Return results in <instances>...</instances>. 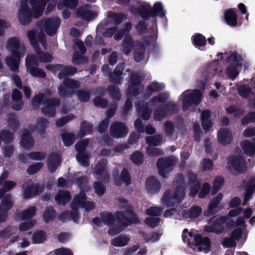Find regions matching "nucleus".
Listing matches in <instances>:
<instances>
[{
    "label": "nucleus",
    "instance_id": "nucleus-1",
    "mask_svg": "<svg viewBox=\"0 0 255 255\" xmlns=\"http://www.w3.org/2000/svg\"><path fill=\"white\" fill-rule=\"evenodd\" d=\"M119 202L121 208L124 209V213L117 212L114 216L109 212H103L100 214V219L96 218L93 220V223L98 226H102L103 223L109 226V233L112 236L120 233L130 224L139 222L126 199L120 198Z\"/></svg>",
    "mask_w": 255,
    "mask_h": 255
},
{
    "label": "nucleus",
    "instance_id": "nucleus-2",
    "mask_svg": "<svg viewBox=\"0 0 255 255\" xmlns=\"http://www.w3.org/2000/svg\"><path fill=\"white\" fill-rule=\"evenodd\" d=\"M27 36L30 44L33 47L37 55V57L32 55H28L25 58V66L27 71L32 76L39 78H44L46 74L44 71L35 67L38 62H48L52 59V57L47 53H41L39 50L38 42L41 43L45 49V35L43 32H38L34 30H29L26 33Z\"/></svg>",
    "mask_w": 255,
    "mask_h": 255
},
{
    "label": "nucleus",
    "instance_id": "nucleus-3",
    "mask_svg": "<svg viewBox=\"0 0 255 255\" xmlns=\"http://www.w3.org/2000/svg\"><path fill=\"white\" fill-rule=\"evenodd\" d=\"M131 28V24L127 23L124 29L117 30V27H113L108 28L103 34L105 37H111L115 34L116 40L121 39L125 35L121 50L125 54L128 55L134 48V58L136 62H140L143 58L144 45L138 42L134 43L130 35L128 34Z\"/></svg>",
    "mask_w": 255,
    "mask_h": 255
},
{
    "label": "nucleus",
    "instance_id": "nucleus-4",
    "mask_svg": "<svg viewBox=\"0 0 255 255\" xmlns=\"http://www.w3.org/2000/svg\"><path fill=\"white\" fill-rule=\"evenodd\" d=\"M49 0H30L32 7L30 10L28 5V0H21L20 7L18 13V18L22 25L30 23L32 18H38L40 16L45 8V4Z\"/></svg>",
    "mask_w": 255,
    "mask_h": 255
},
{
    "label": "nucleus",
    "instance_id": "nucleus-5",
    "mask_svg": "<svg viewBox=\"0 0 255 255\" xmlns=\"http://www.w3.org/2000/svg\"><path fill=\"white\" fill-rule=\"evenodd\" d=\"M185 185L182 175H177L174 181V187L166 190L162 198L161 203L167 207H172L179 203L185 197Z\"/></svg>",
    "mask_w": 255,
    "mask_h": 255
},
{
    "label": "nucleus",
    "instance_id": "nucleus-6",
    "mask_svg": "<svg viewBox=\"0 0 255 255\" xmlns=\"http://www.w3.org/2000/svg\"><path fill=\"white\" fill-rule=\"evenodd\" d=\"M5 47L11 52L10 55L5 58V63L11 70L16 71L18 69L20 59L26 53V48L15 37L8 39Z\"/></svg>",
    "mask_w": 255,
    "mask_h": 255
},
{
    "label": "nucleus",
    "instance_id": "nucleus-7",
    "mask_svg": "<svg viewBox=\"0 0 255 255\" xmlns=\"http://www.w3.org/2000/svg\"><path fill=\"white\" fill-rule=\"evenodd\" d=\"M182 240L196 252L208 253L211 251V244L210 239L207 237H201L194 230L188 232L187 229H184L182 234Z\"/></svg>",
    "mask_w": 255,
    "mask_h": 255
},
{
    "label": "nucleus",
    "instance_id": "nucleus-8",
    "mask_svg": "<svg viewBox=\"0 0 255 255\" xmlns=\"http://www.w3.org/2000/svg\"><path fill=\"white\" fill-rule=\"evenodd\" d=\"M77 182L78 183L81 192L77 195L71 204V207L73 210L76 211L79 208H83L86 211H90L94 208L93 202L86 201V195L84 193L89 190L90 187L87 184V180L85 177L79 179Z\"/></svg>",
    "mask_w": 255,
    "mask_h": 255
},
{
    "label": "nucleus",
    "instance_id": "nucleus-9",
    "mask_svg": "<svg viewBox=\"0 0 255 255\" xmlns=\"http://www.w3.org/2000/svg\"><path fill=\"white\" fill-rule=\"evenodd\" d=\"M218 59H226L228 65L227 66L226 73L229 77L234 80L239 74V68L243 64L245 66L246 62L243 61L240 55L236 52L219 53Z\"/></svg>",
    "mask_w": 255,
    "mask_h": 255
},
{
    "label": "nucleus",
    "instance_id": "nucleus-10",
    "mask_svg": "<svg viewBox=\"0 0 255 255\" xmlns=\"http://www.w3.org/2000/svg\"><path fill=\"white\" fill-rule=\"evenodd\" d=\"M51 95L50 91H48L44 94H39L33 98L32 101V106L34 107H38L40 105H44L42 108V113L47 116L53 117L55 114V108L59 105V101L58 99L50 100Z\"/></svg>",
    "mask_w": 255,
    "mask_h": 255
},
{
    "label": "nucleus",
    "instance_id": "nucleus-11",
    "mask_svg": "<svg viewBox=\"0 0 255 255\" xmlns=\"http://www.w3.org/2000/svg\"><path fill=\"white\" fill-rule=\"evenodd\" d=\"M47 124V121L44 118L38 119L36 127L33 128L29 127L28 129L23 131L20 140L21 145L25 149H28L32 147L34 141L29 134L30 131L32 132L36 129L39 132H41L45 129Z\"/></svg>",
    "mask_w": 255,
    "mask_h": 255
},
{
    "label": "nucleus",
    "instance_id": "nucleus-12",
    "mask_svg": "<svg viewBox=\"0 0 255 255\" xmlns=\"http://www.w3.org/2000/svg\"><path fill=\"white\" fill-rule=\"evenodd\" d=\"M202 92L200 90H187L180 96L179 99L182 100L183 111L188 110L192 104H198L202 97Z\"/></svg>",
    "mask_w": 255,
    "mask_h": 255
},
{
    "label": "nucleus",
    "instance_id": "nucleus-13",
    "mask_svg": "<svg viewBox=\"0 0 255 255\" xmlns=\"http://www.w3.org/2000/svg\"><path fill=\"white\" fill-rule=\"evenodd\" d=\"M228 226L230 227H236L237 228L234 229L231 233V237L235 240H239L242 239L245 242L248 234V232L246 229V225L245 219L244 217H240L238 218L236 222L232 221L231 224L229 223Z\"/></svg>",
    "mask_w": 255,
    "mask_h": 255
},
{
    "label": "nucleus",
    "instance_id": "nucleus-14",
    "mask_svg": "<svg viewBox=\"0 0 255 255\" xmlns=\"http://www.w3.org/2000/svg\"><path fill=\"white\" fill-rule=\"evenodd\" d=\"M60 23V19L53 17L43 19L39 22L38 26L41 31L44 30L48 35H52L56 33Z\"/></svg>",
    "mask_w": 255,
    "mask_h": 255
},
{
    "label": "nucleus",
    "instance_id": "nucleus-15",
    "mask_svg": "<svg viewBox=\"0 0 255 255\" xmlns=\"http://www.w3.org/2000/svg\"><path fill=\"white\" fill-rule=\"evenodd\" d=\"M139 12L141 16L143 19H146L150 16L155 15L162 17L165 15L162 5L159 2L155 3L153 5V8H150L148 4L143 5L140 8Z\"/></svg>",
    "mask_w": 255,
    "mask_h": 255
},
{
    "label": "nucleus",
    "instance_id": "nucleus-16",
    "mask_svg": "<svg viewBox=\"0 0 255 255\" xmlns=\"http://www.w3.org/2000/svg\"><path fill=\"white\" fill-rule=\"evenodd\" d=\"M229 222L231 224L232 221L228 222V217L226 216L213 219L210 221L208 225L205 227V229L208 232L221 234L224 230L225 223H227L228 225Z\"/></svg>",
    "mask_w": 255,
    "mask_h": 255
},
{
    "label": "nucleus",
    "instance_id": "nucleus-17",
    "mask_svg": "<svg viewBox=\"0 0 255 255\" xmlns=\"http://www.w3.org/2000/svg\"><path fill=\"white\" fill-rule=\"evenodd\" d=\"M175 159L172 157L161 158L157 162L159 174L164 178L172 170Z\"/></svg>",
    "mask_w": 255,
    "mask_h": 255
},
{
    "label": "nucleus",
    "instance_id": "nucleus-18",
    "mask_svg": "<svg viewBox=\"0 0 255 255\" xmlns=\"http://www.w3.org/2000/svg\"><path fill=\"white\" fill-rule=\"evenodd\" d=\"M88 143V140L85 139L81 140L75 145V148L78 152L76 156L77 160L84 166H87L89 165L88 159L90 155L89 154L84 153V150Z\"/></svg>",
    "mask_w": 255,
    "mask_h": 255
},
{
    "label": "nucleus",
    "instance_id": "nucleus-19",
    "mask_svg": "<svg viewBox=\"0 0 255 255\" xmlns=\"http://www.w3.org/2000/svg\"><path fill=\"white\" fill-rule=\"evenodd\" d=\"M228 166L230 169H234L239 173H242L247 169L245 161L240 155L230 156Z\"/></svg>",
    "mask_w": 255,
    "mask_h": 255
},
{
    "label": "nucleus",
    "instance_id": "nucleus-20",
    "mask_svg": "<svg viewBox=\"0 0 255 255\" xmlns=\"http://www.w3.org/2000/svg\"><path fill=\"white\" fill-rule=\"evenodd\" d=\"M79 86L78 81L69 78H65L63 84L59 86L58 90L61 97H66L70 95L71 90L77 88Z\"/></svg>",
    "mask_w": 255,
    "mask_h": 255
},
{
    "label": "nucleus",
    "instance_id": "nucleus-21",
    "mask_svg": "<svg viewBox=\"0 0 255 255\" xmlns=\"http://www.w3.org/2000/svg\"><path fill=\"white\" fill-rule=\"evenodd\" d=\"M47 70L56 73L58 72V77L62 79L67 75L73 74L76 72V69L73 67H67L60 65H48L46 66Z\"/></svg>",
    "mask_w": 255,
    "mask_h": 255
},
{
    "label": "nucleus",
    "instance_id": "nucleus-22",
    "mask_svg": "<svg viewBox=\"0 0 255 255\" xmlns=\"http://www.w3.org/2000/svg\"><path fill=\"white\" fill-rule=\"evenodd\" d=\"M128 131L126 126L121 123L113 124L110 129L111 135L116 138H121L125 136L127 134Z\"/></svg>",
    "mask_w": 255,
    "mask_h": 255
},
{
    "label": "nucleus",
    "instance_id": "nucleus-23",
    "mask_svg": "<svg viewBox=\"0 0 255 255\" xmlns=\"http://www.w3.org/2000/svg\"><path fill=\"white\" fill-rule=\"evenodd\" d=\"M107 161L103 159L99 161L94 168V174L96 178L103 179L105 181L108 179V176L106 170Z\"/></svg>",
    "mask_w": 255,
    "mask_h": 255
},
{
    "label": "nucleus",
    "instance_id": "nucleus-24",
    "mask_svg": "<svg viewBox=\"0 0 255 255\" xmlns=\"http://www.w3.org/2000/svg\"><path fill=\"white\" fill-rule=\"evenodd\" d=\"M12 204V197L10 195L5 196L2 202V207H0V223L6 220L7 218L6 212L11 208Z\"/></svg>",
    "mask_w": 255,
    "mask_h": 255
},
{
    "label": "nucleus",
    "instance_id": "nucleus-25",
    "mask_svg": "<svg viewBox=\"0 0 255 255\" xmlns=\"http://www.w3.org/2000/svg\"><path fill=\"white\" fill-rule=\"evenodd\" d=\"M187 180L188 184L190 188L189 195L193 197L197 194L200 188V183L196 179V175L191 172L188 174Z\"/></svg>",
    "mask_w": 255,
    "mask_h": 255
},
{
    "label": "nucleus",
    "instance_id": "nucleus-26",
    "mask_svg": "<svg viewBox=\"0 0 255 255\" xmlns=\"http://www.w3.org/2000/svg\"><path fill=\"white\" fill-rule=\"evenodd\" d=\"M218 141L223 145L228 144L231 143L232 139V134L231 131L226 128H222L219 131L217 135Z\"/></svg>",
    "mask_w": 255,
    "mask_h": 255
},
{
    "label": "nucleus",
    "instance_id": "nucleus-27",
    "mask_svg": "<svg viewBox=\"0 0 255 255\" xmlns=\"http://www.w3.org/2000/svg\"><path fill=\"white\" fill-rule=\"evenodd\" d=\"M140 81L141 79H139L137 75H134L131 77L130 86L128 91V95L129 97H131L132 95L135 96L138 94V93L137 92V90H138L140 88L139 85Z\"/></svg>",
    "mask_w": 255,
    "mask_h": 255
},
{
    "label": "nucleus",
    "instance_id": "nucleus-28",
    "mask_svg": "<svg viewBox=\"0 0 255 255\" xmlns=\"http://www.w3.org/2000/svg\"><path fill=\"white\" fill-rule=\"evenodd\" d=\"M221 72L218 67V61L215 60L207 66L204 73L206 74L207 78L211 79Z\"/></svg>",
    "mask_w": 255,
    "mask_h": 255
},
{
    "label": "nucleus",
    "instance_id": "nucleus-29",
    "mask_svg": "<svg viewBox=\"0 0 255 255\" xmlns=\"http://www.w3.org/2000/svg\"><path fill=\"white\" fill-rule=\"evenodd\" d=\"M36 212V209L35 207H30L21 212L17 213L15 215V219L18 221L28 220L34 216Z\"/></svg>",
    "mask_w": 255,
    "mask_h": 255
},
{
    "label": "nucleus",
    "instance_id": "nucleus-30",
    "mask_svg": "<svg viewBox=\"0 0 255 255\" xmlns=\"http://www.w3.org/2000/svg\"><path fill=\"white\" fill-rule=\"evenodd\" d=\"M223 198V195L222 193H219L210 202L208 209L205 212V215L209 216L211 214L216 212L218 205Z\"/></svg>",
    "mask_w": 255,
    "mask_h": 255
},
{
    "label": "nucleus",
    "instance_id": "nucleus-31",
    "mask_svg": "<svg viewBox=\"0 0 255 255\" xmlns=\"http://www.w3.org/2000/svg\"><path fill=\"white\" fill-rule=\"evenodd\" d=\"M223 198V195L222 193H219L210 202L208 209L205 212V215L209 216L211 214L216 212L218 205Z\"/></svg>",
    "mask_w": 255,
    "mask_h": 255
},
{
    "label": "nucleus",
    "instance_id": "nucleus-32",
    "mask_svg": "<svg viewBox=\"0 0 255 255\" xmlns=\"http://www.w3.org/2000/svg\"><path fill=\"white\" fill-rule=\"evenodd\" d=\"M145 187L149 192L155 193L159 190L160 185L156 178L151 177L147 179L145 183Z\"/></svg>",
    "mask_w": 255,
    "mask_h": 255
},
{
    "label": "nucleus",
    "instance_id": "nucleus-33",
    "mask_svg": "<svg viewBox=\"0 0 255 255\" xmlns=\"http://www.w3.org/2000/svg\"><path fill=\"white\" fill-rule=\"evenodd\" d=\"M98 13L96 11L88 9L86 7H81L78 9L77 15L87 20H90L96 17Z\"/></svg>",
    "mask_w": 255,
    "mask_h": 255
},
{
    "label": "nucleus",
    "instance_id": "nucleus-34",
    "mask_svg": "<svg viewBox=\"0 0 255 255\" xmlns=\"http://www.w3.org/2000/svg\"><path fill=\"white\" fill-rule=\"evenodd\" d=\"M130 240L128 236L125 234L121 235L114 238L111 241V244L116 247H124L128 245Z\"/></svg>",
    "mask_w": 255,
    "mask_h": 255
},
{
    "label": "nucleus",
    "instance_id": "nucleus-35",
    "mask_svg": "<svg viewBox=\"0 0 255 255\" xmlns=\"http://www.w3.org/2000/svg\"><path fill=\"white\" fill-rule=\"evenodd\" d=\"M12 108L16 111L20 110L22 107L23 102L20 92L17 90H14L12 94Z\"/></svg>",
    "mask_w": 255,
    "mask_h": 255
},
{
    "label": "nucleus",
    "instance_id": "nucleus-36",
    "mask_svg": "<svg viewBox=\"0 0 255 255\" xmlns=\"http://www.w3.org/2000/svg\"><path fill=\"white\" fill-rule=\"evenodd\" d=\"M210 112L205 110L201 113V124L203 129L207 132L209 130L212 126V123L210 119Z\"/></svg>",
    "mask_w": 255,
    "mask_h": 255
},
{
    "label": "nucleus",
    "instance_id": "nucleus-37",
    "mask_svg": "<svg viewBox=\"0 0 255 255\" xmlns=\"http://www.w3.org/2000/svg\"><path fill=\"white\" fill-rule=\"evenodd\" d=\"M60 163V156L57 153L51 154L48 160V167L49 170L52 172H54Z\"/></svg>",
    "mask_w": 255,
    "mask_h": 255
},
{
    "label": "nucleus",
    "instance_id": "nucleus-38",
    "mask_svg": "<svg viewBox=\"0 0 255 255\" xmlns=\"http://www.w3.org/2000/svg\"><path fill=\"white\" fill-rule=\"evenodd\" d=\"M202 213V209L198 206H192L189 211L184 210L183 212V217L185 218L194 219L197 218Z\"/></svg>",
    "mask_w": 255,
    "mask_h": 255
},
{
    "label": "nucleus",
    "instance_id": "nucleus-39",
    "mask_svg": "<svg viewBox=\"0 0 255 255\" xmlns=\"http://www.w3.org/2000/svg\"><path fill=\"white\" fill-rule=\"evenodd\" d=\"M224 18L229 25L236 26L237 25V15L232 9H229L225 12Z\"/></svg>",
    "mask_w": 255,
    "mask_h": 255
},
{
    "label": "nucleus",
    "instance_id": "nucleus-40",
    "mask_svg": "<svg viewBox=\"0 0 255 255\" xmlns=\"http://www.w3.org/2000/svg\"><path fill=\"white\" fill-rule=\"evenodd\" d=\"M116 109V107L115 106H113L111 109H109L107 114L108 118L102 122L98 127V131L99 132H102L107 128L109 123V118L114 115Z\"/></svg>",
    "mask_w": 255,
    "mask_h": 255
},
{
    "label": "nucleus",
    "instance_id": "nucleus-41",
    "mask_svg": "<svg viewBox=\"0 0 255 255\" xmlns=\"http://www.w3.org/2000/svg\"><path fill=\"white\" fill-rule=\"evenodd\" d=\"M122 182L127 185H128L130 183V177L129 174L125 169L122 171L120 177H115V183L117 186L121 185Z\"/></svg>",
    "mask_w": 255,
    "mask_h": 255
},
{
    "label": "nucleus",
    "instance_id": "nucleus-42",
    "mask_svg": "<svg viewBox=\"0 0 255 255\" xmlns=\"http://www.w3.org/2000/svg\"><path fill=\"white\" fill-rule=\"evenodd\" d=\"M241 146L247 155L250 156L255 154V144L248 140H244L241 142Z\"/></svg>",
    "mask_w": 255,
    "mask_h": 255
},
{
    "label": "nucleus",
    "instance_id": "nucleus-43",
    "mask_svg": "<svg viewBox=\"0 0 255 255\" xmlns=\"http://www.w3.org/2000/svg\"><path fill=\"white\" fill-rule=\"evenodd\" d=\"M71 198L70 193L66 191H60L55 196V200L59 204L64 205L69 202Z\"/></svg>",
    "mask_w": 255,
    "mask_h": 255
},
{
    "label": "nucleus",
    "instance_id": "nucleus-44",
    "mask_svg": "<svg viewBox=\"0 0 255 255\" xmlns=\"http://www.w3.org/2000/svg\"><path fill=\"white\" fill-rule=\"evenodd\" d=\"M136 109L143 120H147L149 119L151 111L149 109L147 105H137Z\"/></svg>",
    "mask_w": 255,
    "mask_h": 255
},
{
    "label": "nucleus",
    "instance_id": "nucleus-45",
    "mask_svg": "<svg viewBox=\"0 0 255 255\" xmlns=\"http://www.w3.org/2000/svg\"><path fill=\"white\" fill-rule=\"evenodd\" d=\"M73 213L70 214L69 212L66 211L62 213L59 216V219L62 222H65L67 220H73L76 222L77 220V211L73 210Z\"/></svg>",
    "mask_w": 255,
    "mask_h": 255
},
{
    "label": "nucleus",
    "instance_id": "nucleus-46",
    "mask_svg": "<svg viewBox=\"0 0 255 255\" xmlns=\"http://www.w3.org/2000/svg\"><path fill=\"white\" fill-rule=\"evenodd\" d=\"M38 192V187L36 185H33L23 190V195L25 198H28L36 194Z\"/></svg>",
    "mask_w": 255,
    "mask_h": 255
},
{
    "label": "nucleus",
    "instance_id": "nucleus-47",
    "mask_svg": "<svg viewBox=\"0 0 255 255\" xmlns=\"http://www.w3.org/2000/svg\"><path fill=\"white\" fill-rule=\"evenodd\" d=\"M168 97L169 95L167 93L160 94L158 96L152 99V100L150 101V105H161L165 101V100L168 98Z\"/></svg>",
    "mask_w": 255,
    "mask_h": 255
},
{
    "label": "nucleus",
    "instance_id": "nucleus-48",
    "mask_svg": "<svg viewBox=\"0 0 255 255\" xmlns=\"http://www.w3.org/2000/svg\"><path fill=\"white\" fill-rule=\"evenodd\" d=\"M193 44L197 47L203 46L206 43V38L203 35L197 33L192 36Z\"/></svg>",
    "mask_w": 255,
    "mask_h": 255
},
{
    "label": "nucleus",
    "instance_id": "nucleus-49",
    "mask_svg": "<svg viewBox=\"0 0 255 255\" xmlns=\"http://www.w3.org/2000/svg\"><path fill=\"white\" fill-rule=\"evenodd\" d=\"M255 190V178L250 181L245 194L244 204H246L251 197L253 192Z\"/></svg>",
    "mask_w": 255,
    "mask_h": 255
},
{
    "label": "nucleus",
    "instance_id": "nucleus-50",
    "mask_svg": "<svg viewBox=\"0 0 255 255\" xmlns=\"http://www.w3.org/2000/svg\"><path fill=\"white\" fill-rule=\"evenodd\" d=\"M77 0H60L58 4V8L62 9L64 6L74 8L77 6Z\"/></svg>",
    "mask_w": 255,
    "mask_h": 255
},
{
    "label": "nucleus",
    "instance_id": "nucleus-51",
    "mask_svg": "<svg viewBox=\"0 0 255 255\" xmlns=\"http://www.w3.org/2000/svg\"><path fill=\"white\" fill-rule=\"evenodd\" d=\"M146 142L148 146H154L160 145L162 142V138L159 135L149 136L146 138Z\"/></svg>",
    "mask_w": 255,
    "mask_h": 255
},
{
    "label": "nucleus",
    "instance_id": "nucleus-52",
    "mask_svg": "<svg viewBox=\"0 0 255 255\" xmlns=\"http://www.w3.org/2000/svg\"><path fill=\"white\" fill-rule=\"evenodd\" d=\"M108 20L113 21L115 24H120L126 17L122 14H116L113 12H109L108 13Z\"/></svg>",
    "mask_w": 255,
    "mask_h": 255
},
{
    "label": "nucleus",
    "instance_id": "nucleus-53",
    "mask_svg": "<svg viewBox=\"0 0 255 255\" xmlns=\"http://www.w3.org/2000/svg\"><path fill=\"white\" fill-rule=\"evenodd\" d=\"M46 239L45 232L42 231L35 232L32 237V241L34 244H39L43 242Z\"/></svg>",
    "mask_w": 255,
    "mask_h": 255
},
{
    "label": "nucleus",
    "instance_id": "nucleus-54",
    "mask_svg": "<svg viewBox=\"0 0 255 255\" xmlns=\"http://www.w3.org/2000/svg\"><path fill=\"white\" fill-rule=\"evenodd\" d=\"M55 215V212L53 208L47 209L42 215L43 220L45 222L48 223L53 220Z\"/></svg>",
    "mask_w": 255,
    "mask_h": 255
},
{
    "label": "nucleus",
    "instance_id": "nucleus-55",
    "mask_svg": "<svg viewBox=\"0 0 255 255\" xmlns=\"http://www.w3.org/2000/svg\"><path fill=\"white\" fill-rule=\"evenodd\" d=\"M62 138L65 146H69L72 144L75 139L73 133L64 132L62 133Z\"/></svg>",
    "mask_w": 255,
    "mask_h": 255
},
{
    "label": "nucleus",
    "instance_id": "nucleus-56",
    "mask_svg": "<svg viewBox=\"0 0 255 255\" xmlns=\"http://www.w3.org/2000/svg\"><path fill=\"white\" fill-rule=\"evenodd\" d=\"M238 91L239 94L243 98H246L251 96L252 92L251 88L247 86L241 85L238 87Z\"/></svg>",
    "mask_w": 255,
    "mask_h": 255
},
{
    "label": "nucleus",
    "instance_id": "nucleus-57",
    "mask_svg": "<svg viewBox=\"0 0 255 255\" xmlns=\"http://www.w3.org/2000/svg\"><path fill=\"white\" fill-rule=\"evenodd\" d=\"M162 211V208L157 206H152L148 208L145 213L148 216H159Z\"/></svg>",
    "mask_w": 255,
    "mask_h": 255
},
{
    "label": "nucleus",
    "instance_id": "nucleus-58",
    "mask_svg": "<svg viewBox=\"0 0 255 255\" xmlns=\"http://www.w3.org/2000/svg\"><path fill=\"white\" fill-rule=\"evenodd\" d=\"M164 85L162 83L153 82L151 83L147 89V92L150 94L152 92H157L163 89Z\"/></svg>",
    "mask_w": 255,
    "mask_h": 255
},
{
    "label": "nucleus",
    "instance_id": "nucleus-59",
    "mask_svg": "<svg viewBox=\"0 0 255 255\" xmlns=\"http://www.w3.org/2000/svg\"><path fill=\"white\" fill-rule=\"evenodd\" d=\"M123 69H124V66L123 64H120V65L119 64L116 67V68L115 70V71H114V75H110L111 79L113 82L117 83L120 82L119 79H117L116 78H114V77L115 76L117 78L118 77H119L122 74Z\"/></svg>",
    "mask_w": 255,
    "mask_h": 255
},
{
    "label": "nucleus",
    "instance_id": "nucleus-60",
    "mask_svg": "<svg viewBox=\"0 0 255 255\" xmlns=\"http://www.w3.org/2000/svg\"><path fill=\"white\" fill-rule=\"evenodd\" d=\"M143 159L142 154L138 151H135L130 156L131 161L135 164H141Z\"/></svg>",
    "mask_w": 255,
    "mask_h": 255
},
{
    "label": "nucleus",
    "instance_id": "nucleus-61",
    "mask_svg": "<svg viewBox=\"0 0 255 255\" xmlns=\"http://www.w3.org/2000/svg\"><path fill=\"white\" fill-rule=\"evenodd\" d=\"M35 224V221L34 220H29L21 223L19 225L18 229L20 231H25L33 227Z\"/></svg>",
    "mask_w": 255,
    "mask_h": 255
},
{
    "label": "nucleus",
    "instance_id": "nucleus-62",
    "mask_svg": "<svg viewBox=\"0 0 255 255\" xmlns=\"http://www.w3.org/2000/svg\"><path fill=\"white\" fill-rule=\"evenodd\" d=\"M224 184V179L220 176L217 177L214 180L213 183V189L212 191L213 194L216 193L221 188L222 185Z\"/></svg>",
    "mask_w": 255,
    "mask_h": 255
},
{
    "label": "nucleus",
    "instance_id": "nucleus-63",
    "mask_svg": "<svg viewBox=\"0 0 255 255\" xmlns=\"http://www.w3.org/2000/svg\"><path fill=\"white\" fill-rule=\"evenodd\" d=\"M92 130V127L90 123L84 122L81 125V128L80 129V133L81 136H84L85 135L90 133Z\"/></svg>",
    "mask_w": 255,
    "mask_h": 255
},
{
    "label": "nucleus",
    "instance_id": "nucleus-64",
    "mask_svg": "<svg viewBox=\"0 0 255 255\" xmlns=\"http://www.w3.org/2000/svg\"><path fill=\"white\" fill-rule=\"evenodd\" d=\"M144 222L148 226L154 228L159 224L160 219L157 217H148L145 219Z\"/></svg>",
    "mask_w": 255,
    "mask_h": 255
}]
</instances>
